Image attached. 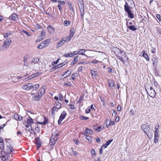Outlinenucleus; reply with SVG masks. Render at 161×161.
<instances>
[{"label": "nucleus", "instance_id": "obj_37", "mask_svg": "<svg viewBox=\"0 0 161 161\" xmlns=\"http://www.w3.org/2000/svg\"><path fill=\"white\" fill-rule=\"evenodd\" d=\"M71 71H69V70H68L66 71L62 75V76H64V75H66V74H67V75L65 77H67L68 76L70 75V74L71 73Z\"/></svg>", "mask_w": 161, "mask_h": 161}, {"label": "nucleus", "instance_id": "obj_12", "mask_svg": "<svg viewBox=\"0 0 161 161\" xmlns=\"http://www.w3.org/2000/svg\"><path fill=\"white\" fill-rule=\"evenodd\" d=\"M58 139L56 138H53L51 137L49 142V144L51 146H53L55 145Z\"/></svg>", "mask_w": 161, "mask_h": 161}, {"label": "nucleus", "instance_id": "obj_22", "mask_svg": "<svg viewBox=\"0 0 161 161\" xmlns=\"http://www.w3.org/2000/svg\"><path fill=\"white\" fill-rule=\"evenodd\" d=\"M9 18L13 20H16L18 18L17 15L15 14L11 15Z\"/></svg>", "mask_w": 161, "mask_h": 161}, {"label": "nucleus", "instance_id": "obj_45", "mask_svg": "<svg viewBox=\"0 0 161 161\" xmlns=\"http://www.w3.org/2000/svg\"><path fill=\"white\" fill-rule=\"evenodd\" d=\"M77 57H78L77 56L75 57V58L74 59V60L72 62L71 64H74L77 62V61H78Z\"/></svg>", "mask_w": 161, "mask_h": 161}, {"label": "nucleus", "instance_id": "obj_2", "mask_svg": "<svg viewBox=\"0 0 161 161\" xmlns=\"http://www.w3.org/2000/svg\"><path fill=\"white\" fill-rule=\"evenodd\" d=\"M37 122L39 124L45 125L47 123V120L45 117L40 116L38 118Z\"/></svg>", "mask_w": 161, "mask_h": 161}, {"label": "nucleus", "instance_id": "obj_11", "mask_svg": "<svg viewBox=\"0 0 161 161\" xmlns=\"http://www.w3.org/2000/svg\"><path fill=\"white\" fill-rule=\"evenodd\" d=\"M27 123L28 125H26V127L27 128L29 127V126H31V125L33 123L32 119L30 116L27 119Z\"/></svg>", "mask_w": 161, "mask_h": 161}, {"label": "nucleus", "instance_id": "obj_61", "mask_svg": "<svg viewBox=\"0 0 161 161\" xmlns=\"http://www.w3.org/2000/svg\"><path fill=\"white\" fill-rule=\"evenodd\" d=\"M103 147H103V146H102L99 150V153L101 154H102L103 153Z\"/></svg>", "mask_w": 161, "mask_h": 161}, {"label": "nucleus", "instance_id": "obj_60", "mask_svg": "<svg viewBox=\"0 0 161 161\" xmlns=\"http://www.w3.org/2000/svg\"><path fill=\"white\" fill-rule=\"evenodd\" d=\"M94 129L97 131H98V126L97 125H95L93 126Z\"/></svg>", "mask_w": 161, "mask_h": 161}, {"label": "nucleus", "instance_id": "obj_48", "mask_svg": "<svg viewBox=\"0 0 161 161\" xmlns=\"http://www.w3.org/2000/svg\"><path fill=\"white\" fill-rule=\"evenodd\" d=\"M59 59H58L56 61H54L52 63V65L54 66L55 64H57L59 62Z\"/></svg>", "mask_w": 161, "mask_h": 161}, {"label": "nucleus", "instance_id": "obj_50", "mask_svg": "<svg viewBox=\"0 0 161 161\" xmlns=\"http://www.w3.org/2000/svg\"><path fill=\"white\" fill-rule=\"evenodd\" d=\"M83 7L84 8V7ZM80 11L81 13V16L82 18L83 17L85 14V13L84 12V8H83L82 11L81 10H80Z\"/></svg>", "mask_w": 161, "mask_h": 161}, {"label": "nucleus", "instance_id": "obj_8", "mask_svg": "<svg viewBox=\"0 0 161 161\" xmlns=\"http://www.w3.org/2000/svg\"><path fill=\"white\" fill-rule=\"evenodd\" d=\"M39 61V59L38 58H34L31 61V63H34V66L39 67V64L38 63Z\"/></svg>", "mask_w": 161, "mask_h": 161}, {"label": "nucleus", "instance_id": "obj_54", "mask_svg": "<svg viewBox=\"0 0 161 161\" xmlns=\"http://www.w3.org/2000/svg\"><path fill=\"white\" fill-rule=\"evenodd\" d=\"M10 35H11L10 33H5L4 34V36L5 38H7Z\"/></svg>", "mask_w": 161, "mask_h": 161}, {"label": "nucleus", "instance_id": "obj_52", "mask_svg": "<svg viewBox=\"0 0 161 161\" xmlns=\"http://www.w3.org/2000/svg\"><path fill=\"white\" fill-rule=\"evenodd\" d=\"M59 98L60 101H62L63 99V96L62 94H59Z\"/></svg>", "mask_w": 161, "mask_h": 161}, {"label": "nucleus", "instance_id": "obj_17", "mask_svg": "<svg viewBox=\"0 0 161 161\" xmlns=\"http://www.w3.org/2000/svg\"><path fill=\"white\" fill-rule=\"evenodd\" d=\"M48 31L50 33H52L54 31L55 29L52 26L49 25L47 27Z\"/></svg>", "mask_w": 161, "mask_h": 161}, {"label": "nucleus", "instance_id": "obj_14", "mask_svg": "<svg viewBox=\"0 0 161 161\" xmlns=\"http://www.w3.org/2000/svg\"><path fill=\"white\" fill-rule=\"evenodd\" d=\"M35 143L37 146V148L38 149L41 146V141L39 138H36L35 139Z\"/></svg>", "mask_w": 161, "mask_h": 161}, {"label": "nucleus", "instance_id": "obj_57", "mask_svg": "<svg viewBox=\"0 0 161 161\" xmlns=\"http://www.w3.org/2000/svg\"><path fill=\"white\" fill-rule=\"evenodd\" d=\"M157 18L158 19L159 21H161L160 15L159 14H157L156 15Z\"/></svg>", "mask_w": 161, "mask_h": 161}, {"label": "nucleus", "instance_id": "obj_53", "mask_svg": "<svg viewBox=\"0 0 161 161\" xmlns=\"http://www.w3.org/2000/svg\"><path fill=\"white\" fill-rule=\"evenodd\" d=\"M91 153L93 155H95L96 154V152L94 149H92L91 150Z\"/></svg>", "mask_w": 161, "mask_h": 161}, {"label": "nucleus", "instance_id": "obj_47", "mask_svg": "<svg viewBox=\"0 0 161 161\" xmlns=\"http://www.w3.org/2000/svg\"><path fill=\"white\" fill-rule=\"evenodd\" d=\"M68 4L70 10H72L73 12V7L72 6V3H71L69 2Z\"/></svg>", "mask_w": 161, "mask_h": 161}, {"label": "nucleus", "instance_id": "obj_40", "mask_svg": "<svg viewBox=\"0 0 161 161\" xmlns=\"http://www.w3.org/2000/svg\"><path fill=\"white\" fill-rule=\"evenodd\" d=\"M129 17L131 19H132L134 18V14L132 13L131 11L130 12L127 13Z\"/></svg>", "mask_w": 161, "mask_h": 161}, {"label": "nucleus", "instance_id": "obj_58", "mask_svg": "<svg viewBox=\"0 0 161 161\" xmlns=\"http://www.w3.org/2000/svg\"><path fill=\"white\" fill-rule=\"evenodd\" d=\"M58 7L60 11L61 12V11H62V8L61 5L60 4H58Z\"/></svg>", "mask_w": 161, "mask_h": 161}, {"label": "nucleus", "instance_id": "obj_44", "mask_svg": "<svg viewBox=\"0 0 161 161\" xmlns=\"http://www.w3.org/2000/svg\"><path fill=\"white\" fill-rule=\"evenodd\" d=\"M130 7H124V9H125V11L127 12L128 13L129 12H130V11H131V10H130Z\"/></svg>", "mask_w": 161, "mask_h": 161}, {"label": "nucleus", "instance_id": "obj_59", "mask_svg": "<svg viewBox=\"0 0 161 161\" xmlns=\"http://www.w3.org/2000/svg\"><path fill=\"white\" fill-rule=\"evenodd\" d=\"M85 136L86 137V138L87 140H88L89 141H91V137L90 136H88V135H86V136Z\"/></svg>", "mask_w": 161, "mask_h": 161}, {"label": "nucleus", "instance_id": "obj_28", "mask_svg": "<svg viewBox=\"0 0 161 161\" xmlns=\"http://www.w3.org/2000/svg\"><path fill=\"white\" fill-rule=\"evenodd\" d=\"M59 108H57L56 107H53L52 108V114L54 115V113L55 112H57Z\"/></svg>", "mask_w": 161, "mask_h": 161}, {"label": "nucleus", "instance_id": "obj_35", "mask_svg": "<svg viewBox=\"0 0 161 161\" xmlns=\"http://www.w3.org/2000/svg\"><path fill=\"white\" fill-rule=\"evenodd\" d=\"M39 87V85L38 84H35L34 85H33L32 84V88L33 89V90H36Z\"/></svg>", "mask_w": 161, "mask_h": 161}, {"label": "nucleus", "instance_id": "obj_56", "mask_svg": "<svg viewBox=\"0 0 161 161\" xmlns=\"http://www.w3.org/2000/svg\"><path fill=\"white\" fill-rule=\"evenodd\" d=\"M35 27L37 30L41 28L40 26L39 25L37 24L35 25Z\"/></svg>", "mask_w": 161, "mask_h": 161}, {"label": "nucleus", "instance_id": "obj_38", "mask_svg": "<svg viewBox=\"0 0 161 161\" xmlns=\"http://www.w3.org/2000/svg\"><path fill=\"white\" fill-rule=\"evenodd\" d=\"M2 144V146L0 145V148L3 150L4 149V143H3V140L1 138H0V144Z\"/></svg>", "mask_w": 161, "mask_h": 161}, {"label": "nucleus", "instance_id": "obj_33", "mask_svg": "<svg viewBox=\"0 0 161 161\" xmlns=\"http://www.w3.org/2000/svg\"><path fill=\"white\" fill-rule=\"evenodd\" d=\"M128 29L133 31H134L136 30V28L134 25H130L128 27Z\"/></svg>", "mask_w": 161, "mask_h": 161}, {"label": "nucleus", "instance_id": "obj_25", "mask_svg": "<svg viewBox=\"0 0 161 161\" xmlns=\"http://www.w3.org/2000/svg\"><path fill=\"white\" fill-rule=\"evenodd\" d=\"M14 118L16 120H21L23 119V117H21L20 118L19 115L18 114H14Z\"/></svg>", "mask_w": 161, "mask_h": 161}, {"label": "nucleus", "instance_id": "obj_21", "mask_svg": "<svg viewBox=\"0 0 161 161\" xmlns=\"http://www.w3.org/2000/svg\"><path fill=\"white\" fill-rule=\"evenodd\" d=\"M91 73L92 77L94 76L95 78H96V76H97V71L93 70H91Z\"/></svg>", "mask_w": 161, "mask_h": 161}, {"label": "nucleus", "instance_id": "obj_36", "mask_svg": "<svg viewBox=\"0 0 161 161\" xmlns=\"http://www.w3.org/2000/svg\"><path fill=\"white\" fill-rule=\"evenodd\" d=\"M64 41L65 42H68L70 41L71 39L72 38V37H70V36H68L64 37Z\"/></svg>", "mask_w": 161, "mask_h": 161}, {"label": "nucleus", "instance_id": "obj_9", "mask_svg": "<svg viewBox=\"0 0 161 161\" xmlns=\"http://www.w3.org/2000/svg\"><path fill=\"white\" fill-rule=\"evenodd\" d=\"M13 150V149L11 145H7L6 149V152L7 154L11 153Z\"/></svg>", "mask_w": 161, "mask_h": 161}, {"label": "nucleus", "instance_id": "obj_4", "mask_svg": "<svg viewBox=\"0 0 161 161\" xmlns=\"http://www.w3.org/2000/svg\"><path fill=\"white\" fill-rule=\"evenodd\" d=\"M66 115V113L65 111H64L62 112L58 120V123L59 125L61 123L62 121L65 118Z\"/></svg>", "mask_w": 161, "mask_h": 161}, {"label": "nucleus", "instance_id": "obj_18", "mask_svg": "<svg viewBox=\"0 0 161 161\" xmlns=\"http://www.w3.org/2000/svg\"><path fill=\"white\" fill-rule=\"evenodd\" d=\"M113 139L108 140L105 144H103L102 146L104 148H106L113 141Z\"/></svg>", "mask_w": 161, "mask_h": 161}, {"label": "nucleus", "instance_id": "obj_32", "mask_svg": "<svg viewBox=\"0 0 161 161\" xmlns=\"http://www.w3.org/2000/svg\"><path fill=\"white\" fill-rule=\"evenodd\" d=\"M156 125L157 126H157H156L155 128V135H158V133L159 132L158 128L159 127V125L158 123H157L156 124Z\"/></svg>", "mask_w": 161, "mask_h": 161}, {"label": "nucleus", "instance_id": "obj_30", "mask_svg": "<svg viewBox=\"0 0 161 161\" xmlns=\"http://www.w3.org/2000/svg\"><path fill=\"white\" fill-rule=\"evenodd\" d=\"M61 106V103L58 102H56L54 104V107H56L57 108L59 109L60 108Z\"/></svg>", "mask_w": 161, "mask_h": 161}, {"label": "nucleus", "instance_id": "obj_26", "mask_svg": "<svg viewBox=\"0 0 161 161\" xmlns=\"http://www.w3.org/2000/svg\"><path fill=\"white\" fill-rule=\"evenodd\" d=\"M85 132L87 134L90 135L92 134L93 133V131L92 130H90L88 128L86 129L85 131Z\"/></svg>", "mask_w": 161, "mask_h": 161}, {"label": "nucleus", "instance_id": "obj_15", "mask_svg": "<svg viewBox=\"0 0 161 161\" xmlns=\"http://www.w3.org/2000/svg\"><path fill=\"white\" fill-rule=\"evenodd\" d=\"M46 86H42V88L40 89L39 90L38 94L41 95L42 96V95L45 92Z\"/></svg>", "mask_w": 161, "mask_h": 161}, {"label": "nucleus", "instance_id": "obj_19", "mask_svg": "<svg viewBox=\"0 0 161 161\" xmlns=\"http://www.w3.org/2000/svg\"><path fill=\"white\" fill-rule=\"evenodd\" d=\"M65 42L64 41V38H62L61 41L58 42L57 44V47H60L62 46Z\"/></svg>", "mask_w": 161, "mask_h": 161}, {"label": "nucleus", "instance_id": "obj_64", "mask_svg": "<svg viewBox=\"0 0 161 161\" xmlns=\"http://www.w3.org/2000/svg\"><path fill=\"white\" fill-rule=\"evenodd\" d=\"M39 73L38 72L36 73L33 74V77H35L36 76H37L39 75Z\"/></svg>", "mask_w": 161, "mask_h": 161}, {"label": "nucleus", "instance_id": "obj_49", "mask_svg": "<svg viewBox=\"0 0 161 161\" xmlns=\"http://www.w3.org/2000/svg\"><path fill=\"white\" fill-rule=\"evenodd\" d=\"M91 111V108L89 107H88L86 110V114H88L90 113Z\"/></svg>", "mask_w": 161, "mask_h": 161}, {"label": "nucleus", "instance_id": "obj_62", "mask_svg": "<svg viewBox=\"0 0 161 161\" xmlns=\"http://www.w3.org/2000/svg\"><path fill=\"white\" fill-rule=\"evenodd\" d=\"M82 118L81 119H84V120H86L88 119H89V118L87 117H84V116H82Z\"/></svg>", "mask_w": 161, "mask_h": 161}, {"label": "nucleus", "instance_id": "obj_51", "mask_svg": "<svg viewBox=\"0 0 161 161\" xmlns=\"http://www.w3.org/2000/svg\"><path fill=\"white\" fill-rule=\"evenodd\" d=\"M156 29L158 33L161 35V28L159 27H157Z\"/></svg>", "mask_w": 161, "mask_h": 161}, {"label": "nucleus", "instance_id": "obj_43", "mask_svg": "<svg viewBox=\"0 0 161 161\" xmlns=\"http://www.w3.org/2000/svg\"><path fill=\"white\" fill-rule=\"evenodd\" d=\"M22 32L24 34H25L28 36H31V35L30 34V33L26 30H23L22 31Z\"/></svg>", "mask_w": 161, "mask_h": 161}, {"label": "nucleus", "instance_id": "obj_1", "mask_svg": "<svg viewBox=\"0 0 161 161\" xmlns=\"http://www.w3.org/2000/svg\"><path fill=\"white\" fill-rule=\"evenodd\" d=\"M141 128L148 137L150 138L152 137L153 130H152L146 124H143L141 125Z\"/></svg>", "mask_w": 161, "mask_h": 161}, {"label": "nucleus", "instance_id": "obj_16", "mask_svg": "<svg viewBox=\"0 0 161 161\" xmlns=\"http://www.w3.org/2000/svg\"><path fill=\"white\" fill-rule=\"evenodd\" d=\"M46 38V33L44 31H42L41 35L39 36L38 39L40 40L41 39L42 40H43Z\"/></svg>", "mask_w": 161, "mask_h": 161}, {"label": "nucleus", "instance_id": "obj_31", "mask_svg": "<svg viewBox=\"0 0 161 161\" xmlns=\"http://www.w3.org/2000/svg\"><path fill=\"white\" fill-rule=\"evenodd\" d=\"M45 47V45H44V43L41 42L37 46V48L39 49H41Z\"/></svg>", "mask_w": 161, "mask_h": 161}, {"label": "nucleus", "instance_id": "obj_13", "mask_svg": "<svg viewBox=\"0 0 161 161\" xmlns=\"http://www.w3.org/2000/svg\"><path fill=\"white\" fill-rule=\"evenodd\" d=\"M114 121H112L109 119H107L105 122L107 127L111 125H114Z\"/></svg>", "mask_w": 161, "mask_h": 161}, {"label": "nucleus", "instance_id": "obj_55", "mask_svg": "<svg viewBox=\"0 0 161 161\" xmlns=\"http://www.w3.org/2000/svg\"><path fill=\"white\" fill-rule=\"evenodd\" d=\"M69 107L70 109H74L75 108V106L72 104L69 105Z\"/></svg>", "mask_w": 161, "mask_h": 161}, {"label": "nucleus", "instance_id": "obj_39", "mask_svg": "<svg viewBox=\"0 0 161 161\" xmlns=\"http://www.w3.org/2000/svg\"><path fill=\"white\" fill-rule=\"evenodd\" d=\"M143 56L147 60H149V58L147 54L145 53V52H143Z\"/></svg>", "mask_w": 161, "mask_h": 161}, {"label": "nucleus", "instance_id": "obj_41", "mask_svg": "<svg viewBox=\"0 0 161 161\" xmlns=\"http://www.w3.org/2000/svg\"><path fill=\"white\" fill-rule=\"evenodd\" d=\"M71 22L70 21H67L64 20V24L65 26H68L70 24Z\"/></svg>", "mask_w": 161, "mask_h": 161}, {"label": "nucleus", "instance_id": "obj_3", "mask_svg": "<svg viewBox=\"0 0 161 161\" xmlns=\"http://www.w3.org/2000/svg\"><path fill=\"white\" fill-rule=\"evenodd\" d=\"M147 93L149 96L152 97H155L156 96V92L154 89L151 86L150 87V89L148 91L147 90V89H145Z\"/></svg>", "mask_w": 161, "mask_h": 161}, {"label": "nucleus", "instance_id": "obj_5", "mask_svg": "<svg viewBox=\"0 0 161 161\" xmlns=\"http://www.w3.org/2000/svg\"><path fill=\"white\" fill-rule=\"evenodd\" d=\"M12 41L10 39H8L4 42L3 47L5 48H8L11 44Z\"/></svg>", "mask_w": 161, "mask_h": 161}, {"label": "nucleus", "instance_id": "obj_63", "mask_svg": "<svg viewBox=\"0 0 161 161\" xmlns=\"http://www.w3.org/2000/svg\"><path fill=\"white\" fill-rule=\"evenodd\" d=\"M24 62L25 65L26 64V63L27 62V58L26 57H24Z\"/></svg>", "mask_w": 161, "mask_h": 161}, {"label": "nucleus", "instance_id": "obj_46", "mask_svg": "<svg viewBox=\"0 0 161 161\" xmlns=\"http://www.w3.org/2000/svg\"><path fill=\"white\" fill-rule=\"evenodd\" d=\"M49 40L47 39L42 42L44 43V45H45V47H46L47 46V43L49 42Z\"/></svg>", "mask_w": 161, "mask_h": 161}, {"label": "nucleus", "instance_id": "obj_27", "mask_svg": "<svg viewBox=\"0 0 161 161\" xmlns=\"http://www.w3.org/2000/svg\"><path fill=\"white\" fill-rule=\"evenodd\" d=\"M66 64V63L65 62H63L61 63H60L58 65H56L55 66V68L58 69V68H60L63 66L64 65H65Z\"/></svg>", "mask_w": 161, "mask_h": 161}, {"label": "nucleus", "instance_id": "obj_7", "mask_svg": "<svg viewBox=\"0 0 161 161\" xmlns=\"http://www.w3.org/2000/svg\"><path fill=\"white\" fill-rule=\"evenodd\" d=\"M32 84L29 83L25 85L22 87L23 89L25 90H29L32 88Z\"/></svg>", "mask_w": 161, "mask_h": 161}, {"label": "nucleus", "instance_id": "obj_20", "mask_svg": "<svg viewBox=\"0 0 161 161\" xmlns=\"http://www.w3.org/2000/svg\"><path fill=\"white\" fill-rule=\"evenodd\" d=\"M108 83L109 86L110 87H113L115 84V83L113 80H108Z\"/></svg>", "mask_w": 161, "mask_h": 161}, {"label": "nucleus", "instance_id": "obj_23", "mask_svg": "<svg viewBox=\"0 0 161 161\" xmlns=\"http://www.w3.org/2000/svg\"><path fill=\"white\" fill-rule=\"evenodd\" d=\"M74 55V53H72L71 52H70L68 53H66L64 55V56L66 58L71 57H73Z\"/></svg>", "mask_w": 161, "mask_h": 161}, {"label": "nucleus", "instance_id": "obj_42", "mask_svg": "<svg viewBox=\"0 0 161 161\" xmlns=\"http://www.w3.org/2000/svg\"><path fill=\"white\" fill-rule=\"evenodd\" d=\"M74 29H73L71 28L70 29L69 34L70 37H73L74 34Z\"/></svg>", "mask_w": 161, "mask_h": 161}, {"label": "nucleus", "instance_id": "obj_24", "mask_svg": "<svg viewBox=\"0 0 161 161\" xmlns=\"http://www.w3.org/2000/svg\"><path fill=\"white\" fill-rule=\"evenodd\" d=\"M85 50L84 49H80L79 51V54L87 57V56L84 53Z\"/></svg>", "mask_w": 161, "mask_h": 161}, {"label": "nucleus", "instance_id": "obj_34", "mask_svg": "<svg viewBox=\"0 0 161 161\" xmlns=\"http://www.w3.org/2000/svg\"><path fill=\"white\" fill-rule=\"evenodd\" d=\"M158 140V135H155L154 139V142L155 143H157Z\"/></svg>", "mask_w": 161, "mask_h": 161}, {"label": "nucleus", "instance_id": "obj_10", "mask_svg": "<svg viewBox=\"0 0 161 161\" xmlns=\"http://www.w3.org/2000/svg\"><path fill=\"white\" fill-rule=\"evenodd\" d=\"M123 56L124 57H123L121 56H119V59L120 61L125 63L126 61L128 60V58L126 54L125 53H123Z\"/></svg>", "mask_w": 161, "mask_h": 161}, {"label": "nucleus", "instance_id": "obj_29", "mask_svg": "<svg viewBox=\"0 0 161 161\" xmlns=\"http://www.w3.org/2000/svg\"><path fill=\"white\" fill-rule=\"evenodd\" d=\"M42 97L41 95L38 94L33 97V99L35 100H38Z\"/></svg>", "mask_w": 161, "mask_h": 161}, {"label": "nucleus", "instance_id": "obj_6", "mask_svg": "<svg viewBox=\"0 0 161 161\" xmlns=\"http://www.w3.org/2000/svg\"><path fill=\"white\" fill-rule=\"evenodd\" d=\"M52 134L51 136L52 137L56 138L58 139L59 136V132L57 130L55 129L52 130Z\"/></svg>", "mask_w": 161, "mask_h": 161}]
</instances>
